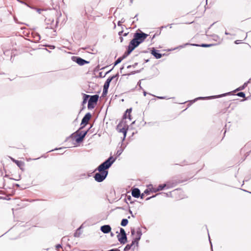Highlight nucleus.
I'll list each match as a JSON object with an SVG mask.
<instances>
[{"mask_svg":"<svg viewBox=\"0 0 251 251\" xmlns=\"http://www.w3.org/2000/svg\"><path fill=\"white\" fill-rule=\"evenodd\" d=\"M148 36V34L141 31L134 33L133 38L129 42L126 51L121 56L123 59L130 54L136 48L145 40Z\"/></svg>","mask_w":251,"mask_h":251,"instance_id":"obj_1","label":"nucleus"},{"mask_svg":"<svg viewBox=\"0 0 251 251\" xmlns=\"http://www.w3.org/2000/svg\"><path fill=\"white\" fill-rule=\"evenodd\" d=\"M115 159L112 156L109 157L104 162L102 163L97 168L99 172L107 171L106 170L109 168L115 162Z\"/></svg>","mask_w":251,"mask_h":251,"instance_id":"obj_2","label":"nucleus"},{"mask_svg":"<svg viewBox=\"0 0 251 251\" xmlns=\"http://www.w3.org/2000/svg\"><path fill=\"white\" fill-rule=\"evenodd\" d=\"M108 171H102L96 173L94 176L95 180L98 182H102L105 179L108 175Z\"/></svg>","mask_w":251,"mask_h":251,"instance_id":"obj_3","label":"nucleus"},{"mask_svg":"<svg viewBox=\"0 0 251 251\" xmlns=\"http://www.w3.org/2000/svg\"><path fill=\"white\" fill-rule=\"evenodd\" d=\"M99 98V96L98 95L90 96L88 103V108L89 109L94 108L95 105L98 101Z\"/></svg>","mask_w":251,"mask_h":251,"instance_id":"obj_4","label":"nucleus"},{"mask_svg":"<svg viewBox=\"0 0 251 251\" xmlns=\"http://www.w3.org/2000/svg\"><path fill=\"white\" fill-rule=\"evenodd\" d=\"M69 138H75V141L77 143H79L81 142L83 140L84 137L83 136H82V135L80 132H79L78 130H77L75 133L72 134L69 137H68L67 138V139H68Z\"/></svg>","mask_w":251,"mask_h":251,"instance_id":"obj_5","label":"nucleus"},{"mask_svg":"<svg viewBox=\"0 0 251 251\" xmlns=\"http://www.w3.org/2000/svg\"><path fill=\"white\" fill-rule=\"evenodd\" d=\"M230 93V92H228V93L223 94L219 95H216V96H210V97H199V98H197L195 99L194 100V102L198 100H209V99H212L221 98V97L226 96V95H229Z\"/></svg>","mask_w":251,"mask_h":251,"instance_id":"obj_6","label":"nucleus"},{"mask_svg":"<svg viewBox=\"0 0 251 251\" xmlns=\"http://www.w3.org/2000/svg\"><path fill=\"white\" fill-rule=\"evenodd\" d=\"M72 59L74 62H76L80 66H83L85 64L89 63V61H87L85 59L81 58L80 57L73 56Z\"/></svg>","mask_w":251,"mask_h":251,"instance_id":"obj_7","label":"nucleus"},{"mask_svg":"<svg viewBox=\"0 0 251 251\" xmlns=\"http://www.w3.org/2000/svg\"><path fill=\"white\" fill-rule=\"evenodd\" d=\"M91 118V114L90 113H86L85 116L83 117L81 120V125H86L88 121L90 120V119Z\"/></svg>","mask_w":251,"mask_h":251,"instance_id":"obj_8","label":"nucleus"},{"mask_svg":"<svg viewBox=\"0 0 251 251\" xmlns=\"http://www.w3.org/2000/svg\"><path fill=\"white\" fill-rule=\"evenodd\" d=\"M166 187H167V188H170L171 187H173V186L171 185L170 184V182H168L166 184H162L159 185V186L156 188V190H155V191H161V190H163Z\"/></svg>","mask_w":251,"mask_h":251,"instance_id":"obj_9","label":"nucleus"},{"mask_svg":"<svg viewBox=\"0 0 251 251\" xmlns=\"http://www.w3.org/2000/svg\"><path fill=\"white\" fill-rule=\"evenodd\" d=\"M111 227L110 225H105L100 227V230L104 233H108L110 232Z\"/></svg>","mask_w":251,"mask_h":251,"instance_id":"obj_10","label":"nucleus"},{"mask_svg":"<svg viewBox=\"0 0 251 251\" xmlns=\"http://www.w3.org/2000/svg\"><path fill=\"white\" fill-rule=\"evenodd\" d=\"M117 238H118V241L121 244H125L127 242L126 234H124V235L118 234L117 235Z\"/></svg>","mask_w":251,"mask_h":251,"instance_id":"obj_11","label":"nucleus"},{"mask_svg":"<svg viewBox=\"0 0 251 251\" xmlns=\"http://www.w3.org/2000/svg\"><path fill=\"white\" fill-rule=\"evenodd\" d=\"M151 53L156 59H160L162 57V54L159 52V50H156L154 48H153L151 50Z\"/></svg>","mask_w":251,"mask_h":251,"instance_id":"obj_12","label":"nucleus"},{"mask_svg":"<svg viewBox=\"0 0 251 251\" xmlns=\"http://www.w3.org/2000/svg\"><path fill=\"white\" fill-rule=\"evenodd\" d=\"M132 196L136 198H138L140 196V191L138 188H134L132 190Z\"/></svg>","mask_w":251,"mask_h":251,"instance_id":"obj_13","label":"nucleus"},{"mask_svg":"<svg viewBox=\"0 0 251 251\" xmlns=\"http://www.w3.org/2000/svg\"><path fill=\"white\" fill-rule=\"evenodd\" d=\"M131 112V108L127 109L126 110L125 114L123 116L124 119H126L127 118H128L129 120H131V115H130Z\"/></svg>","mask_w":251,"mask_h":251,"instance_id":"obj_14","label":"nucleus"},{"mask_svg":"<svg viewBox=\"0 0 251 251\" xmlns=\"http://www.w3.org/2000/svg\"><path fill=\"white\" fill-rule=\"evenodd\" d=\"M122 124L120 123H119L117 126V130L119 132L123 133L124 132V130L126 128V126L122 127Z\"/></svg>","mask_w":251,"mask_h":251,"instance_id":"obj_15","label":"nucleus"},{"mask_svg":"<svg viewBox=\"0 0 251 251\" xmlns=\"http://www.w3.org/2000/svg\"><path fill=\"white\" fill-rule=\"evenodd\" d=\"M249 83V81H248L244 83V84L242 86H240L239 87L236 89L234 91H239L244 90L248 85V84Z\"/></svg>","mask_w":251,"mask_h":251,"instance_id":"obj_16","label":"nucleus"},{"mask_svg":"<svg viewBox=\"0 0 251 251\" xmlns=\"http://www.w3.org/2000/svg\"><path fill=\"white\" fill-rule=\"evenodd\" d=\"M33 37L34 39V41H33L34 43L38 42L41 39L40 35L37 33H35L34 35H33Z\"/></svg>","mask_w":251,"mask_h":251,"instance_id":"obj_17","label":"nucleus"},{"mask_svg":"<svg viewBox=\"0 0 251 251\" xmlns=\"http://www.w3.org/2000/svg\"><path fill=\"white\" fill-rule=\"evenodd\" d=\"M90 96L83 94V101H82V104H85L89 98H90Z\"/></svg>","mask_w":251,"mask_h":251,"instance_id":"obj_18","label":"nucleus"},{"mask_svg":"<svg viewBox=\"0 0 251 251\" xmlns=\"http://www.w3.org/2000/svg\"><path fill=\"white\" fill-rule=\"evenodd\" d=\"M128 221L127 219H123L121 221V225L122 226H125L128 224Z\"/></svg>","mask_w":251,"mask_h":251,"instance_id":"obj_19","label":"nucleus"},{"mask_svg":"<svg viewBox=\"0 0 251 251\" xmlns=\"http://www.w3.org/2000/svg\"><path fill=\"white\" fill-rule=\"evenodd\" d=\"M133 243H131L130 244H127L126 246L124 248V251H129L132 247L133 246Z\"/></svg>","mask_w":251,"mask_h":251,"instance_id":"obj_20","label":"nucleus"},{"mask_svg":"<svg viewBox=\"0 0 251 251\" xmlns=\"http://www.w3.org/2000/svg\"><path fill=\"white\" fill-rule=\"evenodd\" d=\"M142 235V233L141 230L140 228H138L136 231V237L141 239Z\"/></svg>","mask_w":251,"mask_h":251,"instance_id":"obj_21","label":"nucleus"},{"mask_svg":"<svg viewBox=\"0 0 251 251\" xmlns=\"http://www.w3.org/2000/svg\"><path fill=\"white\" fill-rule=\"evenodd\" d=\"M193 45L195 46H201L202 47H209L213 46L212 44H202L201 45H199L198 44H193Z\"/></svg>","mask_w":251,"mask_h":251,"instance_id":"obj_22","label":"nucleus"},{"mask_svg":"<svg viewBox=\"0 0 251 251\" xmlns=\"http://www.w3.org/2000/svg\"><path fill=\"white\" fill-rule=\"evenodd\" d=\"M140 240V238H139L137 237H136L135 238H134V239L132 241V243H133V245L136 244V246H138V242Z\"/></svg>","mask_w":251,"mask_h":251,"instance_id":"obj_23","label":"nucleus"},{"mask_svg":"<svg viewBox=\"0 0 251 251\" xmlns=\"http://www.w3.org/2000/svg\"><path fill=\"white\" fill-rule=\"evenodd\" d=\"M123 151H124V149H122L121 148L120 149H118L116 152V155L117 156H120L122 154V153L123 152Z\"/></svg>","mask_w":251,"mask_h":251,"instance_id":"obj_24","label":"nucleus"},{"mask_svg":"<svg viewBox=\"0 0 251 251\" xmlns=\"http://www.w3.org/2000/svg\"><path fill=\"white\" fill-rule=\"evenodd\" d=\"M123 58L121 57H119L116 61L114 62V66L117 65L119 63H121V61L123 60Z\"/></svg>","mask_w":251,"mask_h":251,"instance_id":"obj_25","label":"nucleus"},{"mask_svg":"<svg viewBox=\"0 0 251 251\" xmlns=\"http://www.w3.org/2000/svg\"><path fill=\"white\" fill-rule=\"evenodd\" d=\"M236 95L238 97H241V98H245V94L244 92H240L238 93Z\"/></svg>","mask_w":251,"mask_h":251,"instance_id":"obj_26","label":"nucleus"},{"mask_svg":"<svg viewBox=\"0 0 251 251\" xmlns=\"http://www.w3.org/2000/svg\"><path fill=\"white\" fill-rule=\"evenodd\" d=\"M79 228H78L74 233V236L75 237H78L80 235L81 233L79 231Z\"/></svg>","mask_w":251,"mask_h":251,"instance_id":"obj_27","label":"nucleus"},{"mask_svg":"<svg viewBox=\"0 0 251 251\" xmlns=\"http://www.w3.org/2000/svg\"><path fill=\"white\" fill-rule=\"evenodd\" d=\"M109 85H110V83L105 81L104 84V85H103V88L108 89V88L109 87Z\"/></svg>","mask_w":251,"mask_h":251,"instance_id":"obj_28","label":"nucleus"},{"mask_svg":"<svg viewBox=\"0 0 251 251\" xmlns=\"http://www.w3.org/2000/svg\"><path fill=\"white\" fill-rule=\"evenodd\" d=\"M127 130V127H126V128L124 130V132L123 133L124 134V137L123 138L122 141H123L126 137Z\"/></svg>","mask_w":251,"mask_h":251,"instance_id":"obj_29","label":"nucleus"},{"mask_svg":"<svg viewBox=\"0 0 251 251\" xmlns=\"http://www.w3.org/2000/svg\"><path fill=\"white\" fill-rule=\"evenodd\" d=\"M13 161L15 162V163L19 166H21V164H22V162L21 161H19L18 160H16L15 159H13Z\"/></svg>","mask_w":251,"mask_h":251,"instance_id":"obj_30","label":"nucleus"},{"mask_svg":"<svg viewBox=\"0 0 251 251\" xmlns=\"http://www.w3.org/2000/svg\"><path fill=\"white\" fill-rule=\"evenodd\" d=\"M120 232L121 235L126 234L125 229L123 228H120Z\"/></svg>","mask_w":251,"mask_h":251,"instance_id":"obj_31","label":"nucleus"},{"mask_svg":"<svg viewBox=\"0 0 251 251\" xmlns=\"http://www.w3.org/2000/svg\"><path fill=\"white\" fill-rule=\"evenodd\" d=\"M19 2L21 3H23V4H25V5H26L27 6L30 7V8H33L32 7L30 6L27 3H26V2L23 1H22V0H17Z\"/></svg>","mask_w":251,"mask_h":251,"instance_id":"obj_32","label":"nucleus"},{"mask_svg":"<svg viewBox=\"0 0 251 251\" xmlns=\"http://www.w3.org/2000/svg\"><path fill=\"white\" fill-rule=\"evenodd\" d=\"M108 90V89H104V88L103 89L102 96L106 95L107 94Z\"/></svg>","mask_w":251,"mask_h":251,"instance_id":"obj_33","label":"nucleus"},{"mask_svg":"<svg viewBox=\"0 0 251 251\" xmlns=\"http://www.w3.org/2000/svg\"><path fill=\"white\" fill-rule=\"evenodd\" d=\"M125 21V19L124 18H122L121 21H120L118 22V26L121 25V23H124Z\"/></svg>","mask_w":251,"mask_h":251,"instance_id":"obj_34","label":"nucleus"},{"mask_svg":"<svg viewBox=\"0 0 251 251\" xmlns=\"http://www.w3.org/2000/svg\"><path fill=\"white\" fill-rule=\"evenodd\" d=\"M119 73H117V74H116L115 75H113V76H112V77H113V79H114V78H116V81H117V79H118V77H119Z\"/></svg>","mask_w":251,"mask_h":251,"instance_id":"obj_35","label":"nucleus"},{"mask_svg":"<svg viewBox=\"0 0 251 251\" xmlns=\"http://www.w3.org/2000/svg\"><path fill=\"white\" fill-rule=\"evenodd\" d=\"M113 79L112 76H111V77H108L107 80H106V82L110 83V82H111V81Z\"/></svg>","mask_w":251,"mask_h":251,"instance_id":"obj_36","label":"nucleus"},{"mask_svg":"<svg viewBox=\"0 0 251 251\" xmlns=\"http://www.w3.org/2000/svg\"><path fill=\"white\" fill-rule=\"evenodd\" d=\"M88 130H89V129L85 131H81L80 132L81 133L82 136H83L85 137V136L86 135L87 132H88Z\"/></svg>","mask_w":251,"mask_h":251,"instance_id":"obj_37","label":"nucleus"},{"mask_svg":"<svg viewBox=\"0 0 251 251\" xmlns=\"http://www.w3.org/2000/svg\"><path fill=\"white\" fill-rule=\"evenodd\" d=\"M135 233V229H134V228H131V235H134Z\"/></svg>","mask_w":251,"mask_h":251,"instance_id":"obj_38","label":"nucleus"},{"mask_svg":"<svg viewBox=\"0 0 251 251\" xmlns=\"http://www.w3.org/2000/svg\"><path fill=\"white\" fill-rule=\"evenodd\" d=\"M155 190H156V188H152L151 189V191L153 192V193H156L157 192V191H156Z\"/></svg>","mask_w":251,"mask_h":251,"instance_id":"obj_39","label":"nucleus"},{"mask_svg":"<svg viewBox=\"0 0 251 251\" xmlns=\"http://www.w3.org/2000/svg\"><path fill=\"white\" fill-rule=\"evenodd\" d=\"M35 9L36 10L37 12L39 13H41V12L42 11H43V9H39V8H35Z\"/></svg>","mask_w":251,"mask_h":251,"instance_id":"obj_40","label":"nucleus"},{"mask_svg":"<svg viewBox=\"0 0 251 251\" xmlns=\"http://www.w3.org/2000/svg\"><path fill=\"white\" fill-rule=\"evenodd\" d=\"M61 247H62V246H61V245H60V244H57V245H56V248L57 249H58L59 248H60Z\"/></svg>","mask_w":251,"mask_h":251,"instance_id":"obj_41","label":"nucleus"},{"mask_svg":"<svg viewBox=\"0 0 251 251\" xmlns=\"http://www.w3.org/2000/svg\"><path fill=\"white\" fill-rule=\"evenodd\" d=\"M156 196V195H154V196H152L150 197H148V198H147L146 199V200H147V201H148V200H150L151 199V198H152L155 197Z\"/></svg>","mask_w":251,"mask_h":251,"instance_id":"obj_42","label":"nucleus"},{"mask_svg":"<svg viewBox=\"0 0 251 251\" xmlns=\"http://www.w3.org/2000/svg\"><path fill=\"white\" fill-rule=\"evenodd\" d=\"M144 193L147 194H150V191L148 189H146L144 191Z\"/></svg>","mask_w":251,"mask_h":251,"instance_id":"obj_43","label":"nucleus"},{"mask_svg":"<svg viewBox=\"0 0 251 251\" xmlns=\"http://www.w3.org/2000/svg\"><path fill=\"white\" fill-rule=\"evenodd\" d=\"M63 148H59V149L55 148L54 150H52L50 151H49L50 152V151H54V150H61V149H63Z\"/></svg>","mask_w":251,"mask_h":251,"instance_id":"obj_44","label":"nucleus"},{"mask_svg":"<svg viewBox=\"0 0 251 251\" xmlns=\"http://www.w3.org/2000/svg\"><path fill=\"white\" fill-rule=\"evenodd\" d=\"M241 43V40H236L235 41V43L236 44H240Z\"/></svg>","mask_w":251,"mask_h":251,"instance_id":"obj_45","label":"nucleus"},{"mask_svg":"<svg viewBox=\"0 0 251 251\" xmlns=\"http://www.w3.org/2000/svg\"><path fill=\"white\" fill-rule=\"evenodd\" d=\"M120 251L119 250L117 249H111V250H110L109 251Z\"/></svg>","mask_w":251,"mask_h":251,"instance_id":"obj_46","label":"nucleus"},{"mask_svg":"<svg viewBox=\"0 0 251 251\" xmlns=\"http://www.w3.org/2000/svg\"><path fill=\"white\" fill-rule=\"evenodd\" d=\"M157 98L159 99H166V98L165 97H157Z\"/></svg>","mask_w":251,"mask_h":251,"instance_id":"obj_47","label":"nucleus"},{"mask_svg":"<svg viewBox=\"0 0 251 251\" xmlns=\"http://www.w3.org/2000/svg\"><path fill=\"white\" fill-rule=\"evenodd\" d=\"M188 45V44H185V45H184L180 46L178 48H183L184 47H185V46H187V45Z\"/></svg>","mask_w":251,"mask_h":251,"instance_id":"obj_48","label":"nucleus"},{"mask_svg":"<svg viewBox=\"0 0 251 251\" xmlns=\"http://www.w3.org/2000/svg\"><path fill=\"white\" fill-rule=\"evenodd\" d=\"M138 65V63H135L133 65H132V67H135Z\"/></svg>","mask_w":251,"mask_h":251,"instance_id":"obj_49","label":"nucleus"},{"mask_svg":"<svg viewBox=\"0 0 251 251\" xmlns=\"http://www.w3.org/2000/svg\"><path fill=\"white\" fill-rule=\"evenodd\" d=\"M46 28H53V26H51V25H50V26H47L46 27Z\"/></svg>","mask_w":251,"mask_h":251,"instance_id":"obj_50","label":"nucleus"},{"mask_svg":"<svg viewBox=\"0 0 251 251\" xmlns=\"http://www.w3.org/2000/svg\"><path fill=\"white\" fill-rule=\"evenodd\" d=\"M123 31H121L119 32V33H118V34H119V35L120 36H121V35H122V33H123Z\"/></svg>","mask_w":251,"mask_h":251,"instance_id":"obj_51","label":"nucleus"},{"mask_svg":"<svg viewBox=\"0 0 251 251\" xmlns=\"http://www.w3.org/2000/svg\"><path fill=\"white\" fill-rule=\"evenodd\" d=\"M120 39L121 42H122L123 41L124 39L122 37H120Z\"/></svg>","mask_w":251,"mask_h":251,"instance_id":"obj_52","label":"nucleus"},{"mask_svg":"<svg viewBox=\"0 0 251 251\" xmlns=\"http://www.w3.org/2000/svg\"><path fill=\"white\" fill-rule=\"evenodd\" d=\"M50 49H54V48H55V47L54 46H50Z\"/></svg>","mask_w":251,"mask_h":251,"instance_id":"obj_53","label":"nucleus"},{"mask_svg":"<svg viewBox=\"0 0 251 251\" xmlns=\"http://www.w3.org/2000/svg\"><path fill=\"white\" fill-rule=\"evenodd\" d=\"M172 25H173V24H170V25H167V26H169V27H170V28H172Z\"/></svg>","mask_w":251,"mask_h":251,"instance_id":"obj_54","label":"nucleus"},{"mask_svg":"<svg viewBox=\"0 0 251 251\" xmlns=\"http://www.w3.org/2000/svg\"><path fill=\"white\" fill-rule=\"evenodd\" d=\"M167 26H162L160 28L161 29H163V28H166Z\"/></svg>","mask_w":251,"mask_h":251,"instance_id":"obj_55","label":"nucleus"},{"mask_svg":"<svg viewBox=\"0 0 251 251\" xmlns=\"http://www.w3.org/2000/svg\"><path fill=\"white\" fill-rule=\"evenodd\" d=\"M144 196V195L143 193L141 195H140V197H141V199L143 198Z\"/></svg>","mask_w":251,"mask_h":251,"instance_id":"obj_56","label":"nucleus"},{"mask_svg":"<svg viewBox=\"0 0 251 251\" xmlns=\"http://www.w3.org/2000/svg\"><path fill=\"white\" fill-rule=\"evenodd\" d=\"M225 34H226V35H229V34H230V33H228V32H227V31H226V32H225Z\"/></svg>","mask_w":251,"mask_h":251,"instance_id":"obj_57","label":"nucleus"},{"mask_svg":"<svg viewBox=\"0 0 251 251\" xmlns=\"http://www.w3.org/2000/svg\"><path fill=\"white\" fill-rule=\"evenodd\" d=\"M131 67H132V65H128V66L127 67V68L129 69V68H130Z\"/></svg>","mask_w":251,"mask_h":251,"instance_id":"obj_58","label":"nucleus"},{"mask_svg":"<svg viewBox=\"0 0 251 251\" xmlns=\"http://www.w3.org/2000/svg\"><path fill=\"white\" fill-rule=\"evenodd\" d=\"M111 70H112V69H111L110 70L108 71V72H107L106 73V74H105L106 75V74H108L109 73H110V72L111 71Z\"/></svg>","mask_w":251,"mask_h":251,"instance_id":"obj_59","label":"nucleus"},{"mask_svg":"<svg viewBox=\"0 0 251 251\" xmlns=\"http://www.w3.org/2000/svg\"><path fill=\"white\" fill-rule=\"evenodd\" d=\"M128 33H125L124 34V36H126L127 35Z\"/></svg>","mask_w":251,"mask_h":251,"instance_id":"obj_60","label":"nucleus"},{"mask_svg":"<svg viewBox=\"0 0 251 251\" xmlns=\"http://www.w3.org/2000/svg\"><path fill=\"white\" fill-rule=\"evenodd\" d=\"M127 199L129 201L131 200V197L130 196H129L128 197H127Z\"/></svg>","mask_w":251,"mask_h":251,"instance_id":"obj_61","label":"nucleus"},{"mask_svg":"<svg viewBox=\"0 0 251 251\" xmlns=\"http://www.w3.org/2000/svg\"><path fill=\"white\" fill-rule=\"evenodd\" d=\"M114 235V233L112 232H111V236H113Z\"/></svg>","mask_w":251,"mask_h":251,"instance_id":"obj_62","label":"nucleus"},{"mask_svg":"<svg viewBox=\"0 0 251 251\" xmlns=\"http://www.w3.org/2000/svg\"><path fill=\"white\" fill-rule=\"evenodd\" d=\"M146 95H147V93H146V92H144V95L145 96H146Z\"/></svg>","mask_w":251,"mask_h":251,"instance_id":"obj_63","label":"nucleus"},{"mask_svg":"<svg viewBox=\"0 0 251 251\" xmlns=\"http://www.w3.org/2000/svg\"><path fill=\"white\" fill-rule=\"evenodd\" d=\"M65 238H65V237H63V238H62V241H63L65 239Z\"/></svg>","mask_w":251,"mask_h":251,"instance_id":"obj_64","label":"nucleus"}]
</instances>
